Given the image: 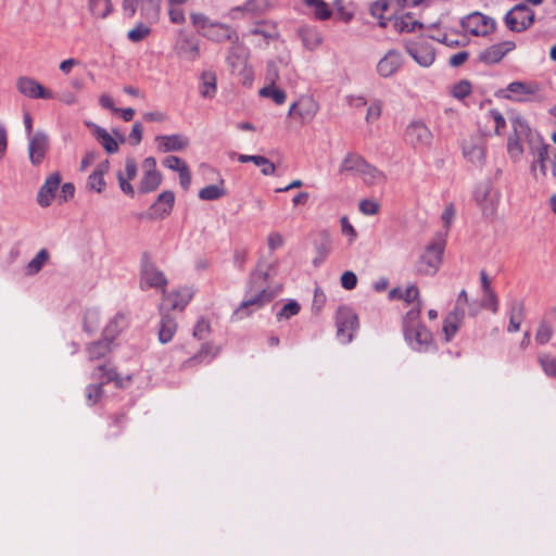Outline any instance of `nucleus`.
I'll return each instance as SVG.
<instances>
[{"instance_id": "nucleus-34", "label": "nucleus", "mask_w": 556, "mask_h": 556, "mask_svg": "<svg viewBox=\"0 0 556 556\" xmlns=\"http://www.w3.org/2000/svg\"><path fill=\"white\" fill-rule=\"evenodd\" d=\"M177 331L176 320L167 313L161 314L159 328V341L163 344L168 343Z\"/></svg>"}, {"instance_id": "nucleus-50", "label": "nucleus", "mask_w": 556, "mask_h": 556, "mask_svg": "<svg viewBox=\"0 0 556 556\" xmlns=\"http://www.w3.org/2000/svg\"><path fill=\"white\" fill-rule=\"evenodd\" d=\"M251 35L262 36L266 40L275 39L278 37V31L274 25H266L263 23L257 24L250 30Z\"/></svg>"}, {"instance_id": "nucleus-28", "label": "nucleus", "mask_w": 556, "mask_h": 556, "mask_svg": "<svg viewBox=\"0 0 556 556\" xmlns=\"http://www.w3.org/2000/svg\"><path fill=\"white\" fill-rule=\"evenodd\" d=\"M204 36L214 41L238 40L236 31L228 25L212 23L208 29L203 33Z\"/></svg>"}, {"instance_id": "nucleus-27", "label": "nucleus", "mask_w": 556, "mask_h": 556, "mask_svg": "<svg viewBox=\"0 0 556 556\" xmlns=\"http://www.w3.org/2000/svg\"><path fill=\"white\" fill-rule=\"evenodd\" d=\"M127 314L118 312L106 323L103 329V337L108 340L114 341L119 336V333L127 328Z\"/></svg>"}, {"instance_id": "nucleus-17", "label": "nucleus", "mask_w": 556, "mask_h": 556, "mask_svg": "<svg viewBox=\"0 0 556 556\" xmlns=\"http://www.w3.org/2000/svg\"><path fill=\"white\" fill-rule=\"evenodd\" d=\"M539 91L540 88L536 84L514 81L507 86L505 98L513 101L525 102L531 100Z\"/></svg>"}, {"instance_id": "nucleus-64", "label": "nucleus", "mask_w": 556, "mask_h": 556, "mask_svg": "<svg viewBox=\"0 0 556 556\" xmlns=\"http://www.w3.org/2000/svg\"><path fill=\"white\" fill-rule=\"evenodd\" d=\"M191 22L193 26L198 30H202L203 33L208 29V25L211 24L208 18L204 14L193 13L191 14Z\"/></svg>"}, {"instance_id": "nucleus-53", "label": "nucleus", "mask_w": 556, "mask_h": 556, "mask_svg": "<svg viewBox=\"0 0 556 556\" xmlns=\"http://www.w3.org/2000/svg\"><path fill=\"white\" fill-rule=\"evenodd\" d=\"M539 363L543 371L549 377H556V358L549 354L539 356Z\"/></svg>"}, {"instance_id": "nucleus-38", "label": "nucleus", "mask_w": 556, "mask_h": 556, "mask_svg": "<svg viewBox=\"0 0 556 556\" xmlns=\"http://www.w3.org/2000/svg\"><path fill=\"white\" fill-rule=\"evenodd\" d=\"M112 342L103 337L102 340L94 341L87 345L86 351L90 361L99 359L105 356L112 350Z\"/></svg>"}, {"instance_id": "nucleus-2", "label": "nucleus", "mask_w": 556, "mask_h": 556, "mask_svg": "<svg viewBox=\"0 0 556 556\" xmlns=\"http://www.w3.org/2000/svg\"><path fill=\"white\" fill-rule=\"evenodd\" d=\"M548 146L541 143L531 149L533 160L530 165V173L536 181L547 177L556 178V152L549 155Z\"/></svg>"}, {"instance_id": "nucleus-18", "label": "nucleus", "mask_w": 556, "mask_h": 556, "mask_svg": "<svg viewBox=\"0 0 556 556\" xmlns=\"http://www.w3.org/2000/svg\"><path fill=\"white\" fill-rule=\"evenodd\" d=\"M192 298L189 289H180L163 296L160 304V313H167L170 309L182 311Z\"/></svg>"}, {"instance_id": "nucleus-22", "label": "nucleus", "mask_w": 556, "mask_h": 556, "mask_svg": "<svg viewBox=\"0 0 556 556\" xmlns=\"http://www.w3.org/2000/svg\"><path fill=\"white\" fill-rule=\"evenodd\" d=\"M61 182V175L59 173L50 174L45 184L40 187L37 201L40 206H49L54 198L55 191L58 190Z\"/></svg>"}, {"instance_id": "nucleus-9", "label": "nucleus", "mask_w": 556, "mask_h": 556, "mask_svg": "<svg viewBox=\"0 0 556 556\" xmlns=\"http://www.w3.org/2000/svg\"><path fill=\"white\" fill-rule=\"evenodd\" d=\"M534 12L526 4H517L505 15V24L511 31H523L534 22Z\"/></svg>"}, {"instance_id": "nucleus-45", "label": "nucleus", "mask_w": 556, "mask_h": 556, "mask_svg": "<svg viewBox=\"0 0 556 556\" xmlns=\"http://www.w3.org/2000/svg\"><path fill=\"white\" fill-rule=\"evenodd\" d=\"M91 13L96 17L105 18L112 11L111 0H89Z\"/></svg>"}, {"instance_id": "nucleus-31", "label": "nucleus", "mask_w": 556, "mask_h": 556, "mask_svg": "<svg viewBox=\"0 0 556 556\" xmlns=\"http://www.w3.org/2000/svg\"><path fill=\"white\" fill-rule=\"evenodd\" d=\"M110 168L109 160L101 162L97 168L89 175L87 186L90 190L98 193L102 192L105 188L104 174Z\"/></svg>"}, {"instance_id": "nucleus-29", "label": "nucleus", "mask_w": 556, "mask_h": 556, "mask_svg": "<svg viewBox=\"0 0 556 556\" xmlns=\"http://www.w3.org/2000/svg\"><path fill=\"white\" fill-rule=\"evenodd\" d=\"M175 195L172 191H164L159 194L156 201L152 204L151 211L156 218L166 217L173 210Z\"/></svg>"}, {"instance_id": "nucleus-60", "label": "nucleus", "mask_w": 556, "mask_h": 556, "mask_svg": "<svg viewBox=\"0 0 556 556\" xmlns=\"http://www.w3.org/2000/svg\"><path fill=\"white\" fill-rule=\"evenodd\" d=\"M163 165L177 173H180L182 167L188 166L182 159L175 155H169L165 157L163 161Z\"/></svg>"}, {"instance_id": "nucleus-36", "label": "nucleus", "mask_w": 556, "mask_h": 556, "mask_svg": "<svg viewBox=\"0 0 556 556\" xmlns=\"http://www.w3.org/2000/svg\"><path fill=\"white\" fill-rule=\"evenodd\" d=\"M217 91V77L212 71H205L201 75L200 94L205 99H212Z\"/></svg>"}, {"instance_id": "nucleus-1", "label": "nucleus", "mask_w": 556, "mask_h": 556, "mask_svg": "<svg viewBox=\"0 0 556 556\" xmlns=\"http://www.w3.org/2000/svg\"><path fill=\"white\" fill-rule=\"evenodd\" d=\"M421 304L410 308L403 319L404 338L408 345L419 352L428 351L433 343L432 333L420 323Z\"/></svg>"}, {"instance_id": "nucleus-55", "label": "nucleus", "mask_w": 556, "mask_h": 556, "mask_svg": "<svg viewBox=\"0 0 556 556\" xmlns=\"http://www.w3.org/2000/svg\"><path fill=\"white\" fill-rule=\"evenodd\" d=\"M340 225L342 235L348 237V244L352 245L357 238V232L354 226L350 223L346 216H342L340 218Z\"/></svg>"}, {"instance_id": "nucleus-30", "label": "nucleus", "mask_w": 556, "mask_h": 556, "mask_svg": "<svg viewBox=\"0 0 556 556\" xmlns=\"http://www.w3.org/2000/svg\"><path fill=\"white\" fill-rule=\"evenodd\" d=\"M219 353V348L211 343L203 344L202 348L190 358L186 359L181 367L189 368L206 361H212Z\"/></svg>"}, {"instance_id": "nucleus-48", "label": "nucleus", "mask_w": 556, "mask_h": 556, "mask_svg": "<svg viewBox=\"0 0 556 556\" xmlns=\"http://www.w3.org/2000/svg\"><path fill=\"white\" fill-rule=\"evenodd\" d=\"M227 63L231 67L232 72H238L247 64V58L239 49L233 48L230 50L227 56Z\"/></svg>"}, {"instance_id": "nucleus-35", "label": "nucleus", "mask_w": 556, "mask_h": 556, "mask_svg": "<svg viewBox=\"0 0 556 556\" xmlns=\"http://www.w3.org/2000/svg\"><path fill=\"white\" fill-rule=\"evenodd\" d=\"M358 177L368 186L381 185L387 180L386 174L368 162Z\"/></svg>"}, {"instance_id": "nucleus-19", "label": "nucleus", "mask_w": 556, "mask_h": 556, "mask_svg": "<svg viewBox=\"0 0 556 556\" xmlns=\"http://www.w3.org/2000/svg\"><path fill=\"white\" fill-rule=\"evenodd\" d=\"M516 48L514 41H503L492 45L479 53V60L485 64H496L505 55L511 52Z\"/></svg>"}, {"instance_id": "nucleus-3", "label": "nucleus", "mask_w": 556, "mask_h": 556, "mask_svg": "<svg viewBox=\"0 0 556 556\" xmlns=\"http://www.w3.org/2000/svg\"><path fill=\"white\" fill-rule=\"evenodd\" d=\"M92 378L94 380H99V383L89 384L86 388V399L88 405H94L98 403L103 395V384L114 381L116 387L124 388L126 386L125 382L130 381V377L126 379L119 378L114 369H109L104 365L97 367L92 374Z\"/></svg>"}, {"instance_id": "nucleus-7", "label": "nucleus", "mask_w": 556, "mask_h": 556, "mask_svg": "<svg viewBox=\"0 0 556 556\" xmlns=\"http://www.w3.org/2000/svg\"><path fill=\"white\" fill-rule=\"evenodd\" d=\"M462 27L473 36H488L495 30V21L480 12L468 14L462 20Z\"/></svg>"}, {"instance_id": "nucleus-44", "label": "nucleus", "mask_w": 556, "mask_h": 556, "mask_svg": "<svg viewBox=\"0 0 556 556\" xmlns=\"http://www.w3.org/2000/svg\"><path fill=\"white\" fill-rule=\"evenodd\" d=\"M101 321V314L97 308H90L86 312L84 318V329L89 333L98 330Z\"/></svg>"}, {"instance_id": "nucleus-21", "label": "nucleus", "mask_w": 556, "mask_h": 556, "mask_svg": "<svg viewBox=\"0 0 556 556\" xmlns=\"http://www.w3.org/2000/svg\"><path fill=\"white\" fill-rule=\"evenodd\" d=\"M464 156L475 166L481 167L485 163V144L482 139H470L464 143Z\"/></svg>"}, {"instance_id": "nucleus-32", "label": "nucleus", "mask_w": 556, "mask_h": 556, "mask_svg": "<svg viewBox=\"0 0 556 556\" xmlns=\"http://www.w3.org/2000/svg\"><path fill=\"white\" fill-rule=\"evenodd\" d=\"M298 35L303 46L311 51L316 50L323 42L321 34L314 27L301 26L298 29Z\"/></svg>"}, {"instance_id": "nucleus-61", "label": "nucleus", "mask_w": 556, "mask_h": 556, "mask_svg": "<svg viewBox=\"0 0 556 556\" xmlns=\"http://www.w3.org/2000/svg\"><path fill=\"white\" fill-rule=\"evenodd\" d=\"M382 103L379 100L374 101L367 109L366 121L372 123L381 115Z\"/></svg>"}, {"instance_id": "nucleus-13", "label": "nucleus", "mask_w": 556, "mask_h": 556, "mask_svg": "<svg viewBox=\"0 0 556 556\" xmlns=\"http://www.w3.org/2000/svg\"><path fill=\"white\" fill-rule=\"evenodd\" d=\"M28 139V156L33 165H40L49 150V137L42 130L35 131Z\"/></svg>"}, {"instance_id": "nucleus-24", "label": "nucleus", "mask_w": 556, "mask_h": 556, "mask_svg": "<svg viewBox=\"0 0 556 556\" xmlns=\"http://www.w3.org/2000/svg\"><path fill=\"white\" fill-rule=\"evenodd\" d=\"M408 54L424 67L430 66L435 58L434 50L426 42L413 43L407 48Z\"/></svg>"}, {"instance_id": "nucleus-37", "label": "nucleus", "mask_w": 556, "mask_h": 556, "mask_svg": "<svg viewBox=\"0 0 556 556\" xmlns=\"http://www.w3.org/2000/svg\"><path fill=\"white\" fill-rule=\"evenodd\" d=\"M555 333V328L552 320L546 317L541 318L534 334V340L539 345L547 344Z\"/></svg>"}, {"instance_id": "nucleus-62", "label": "nucleus", "mask_w": 556, "mask_h": 556, "mask_svg": "<svg viewBox=\"0 0 556 556\" xmlns=\"http://www.w3.org/2000/svg\"><path fill=\"white\" fill-rule=\"evenodd\" d=\"M471 92V85L462 80L453 87V96L457 99H464Z\"/></svg>"}, {"instance_id": "nucleus-63", "label": "nucleus", "mask_w": 556, "mask_h": 556, "mask_svg": "<svg viewBox=\"0 0 556 556\" xmlns=\"http://www.w3.org/2000/svg\"><path fill=\"white\" fill-rule=\"evenodd\" d=\"M357 285V276L351 270H346L341 276V286L345 290H353Z\"/></svg>"}, {"instance_id": "nucleus-33", "label": "nucleus", "mask_w": 556, "mask_h": 556, "mask_svg": "<svg viewBox=\"0 0 556 556\" xmlns=\"http://www.w3.org/2000/svg\"><path fill=\"white\" fill-rule=\"evenodd\" d=\"M367 161L357 153H349L340 164L341 173H351L359 176Z\"/></svg>"}, {"instance_id": "nucleus-8", "label": "nucleus", "mask_w": 556, "mask_h": 556, "mask_svg": "<svg viewBox=\"0 0 556 556\" xmlns=\"http://www.w3.org/2000/svg\"><path fill=\"white\" fill-rule=\"evenodd\" d=\"M167 282V278L160 268L151 262H143L140 271V288L142 290L154 289L164 293Z\"/></svg>"}, {"instance_id": "nucleus-11", "label": "nucleus", "mask_w": 556, "mask_h": 556, "mask_svg": "<svg viewBox=\"0 0 556 556\" xmlns=\"http://www.w3.org/2000/svg\"><path fill=\"white\" fill-rule=\"evenodd\" d=\"M475 199L484 215H493L498 206L501 192L490 184H482L476 189Z\"/></svg>"}, {"instance_id": "nucleus-16", "label": "nucleus", "mask_w": 556, "mask_h": 556, "mask_svg": "<svg viewBox=\"0 0 556 556\" xmlns=\"http://www.w3.org/2000/svg\"><path fill=\"white\" fill-rule=\"evenodd\" d=\"M403 65V55L400 51L389 50L377 63L376 72L382 78L394 75Z\"/></svg>"}, {"instance_id": "nucleus-14", "label": "nucleus", "mask_w": 556, "mask_h": 556, "mask_svg": "<svg viewBox=\"0 0 556 556\" xmlns=\"http://www.w3.org/2000/svg\"><path fill=\"white\" fill-rule=\"evenodd\" d=\"M143 175L140 180L139 191L149 193L159 188L162 182V174L156 169V160L147 157L142 163Z\"/></svg>"}, {"instance_id": "nucleus-57", "label": "nucleus", "mask_w": 556, "mask_h": 556, "mask_svg": "<svg viewBox=\"0 0 556 556\" xmlns=\"http://www.w3.org/2000/svg\"><path fill=\"white\" fill-rule=\"evenodd\" d=\"M253 163L256 166L261 167V172L265 176L274 175L276 172V166L273 162H270L267 157L262 155H255Z\"/></svg>"}, {"instance_id": "nucleus-10", "label": "nucleus", "mask_w": 556, "mask_h": 556, "mask_svg": "<svg viewBox=\"0 0 556 556\" xmlns=\"http://www.w3.org/2000/svg\"><path fill=\"white\" fill-rule=\"evenodd\" d=\"M338 337L343 343L352 341L355 331L358 329V317L349 307H340L336 317Z\"/></svg>"}, {"instance_id": "nucleus-47", "label": "nucleus", "mask_w": 556, "mask_h": 556, "mask_svg": "<svg viewBox=\"0 0 556 556\" xmlns=\"http://www.w3.org/2000/svg\"><path fill=\"white\" fill-rule=\"evenodd\" d=\"M260 96L270 98L277 104H282L286 101V92L277 88L275 85H268L260 90Z\"/></svg>"}, {"instance_id": "nucleus-4", "label": "nucleus", "mask_w": 556, "mask_h": 556, "mask_svg": "<svg viewBox=\"0 0 556 556\" xmlns=\"http://www.w3.org/2000/svg\"><path fill=\"white\" fill-rule=\"evenodd\" d=\"M513 135L509 136L507 141V152L514 162H518L523 155V147L521 139H529L532 135L528 122L521 115H515L510 118Z\"/></svg>"}, {"instance_id": "nucleus-46", "label": "nucleus", "mask_w": 556, "mask_h": 556, "mask_svg": "<svg viewBox=\"0 0 556 556\" xmlns=\"http://www.w3.org/2000/svg\"><path fill=\"white\" fill-rule=\"evenodd\" d=\"M178 53L187 58L188 60H195L200 54L199 45L189 39H185L178 46Z\"/></svg>"}, {"instance_id": "nucleus-26", "label": "nucleus", "mask_w": 556, "mask_h": 556, "mask_svg": "<svg viewBox=\"0 0 556 556\" xmlns=\"http://www.w3.org/2000/svg\"><path fill=\"white\" fill-rule=\"evenodd\" d=\"M465 318L464 309H453L447 314L443 323V336L446 342H450L457 333Z\"/></svg>"}, {"instance_id": "nucleus-42", "label": "nucleus", "mask_w": 556, "mask_h": 556, "mask_svg": "<svg viewBox=\"0 0 556 556\" xmlns=\"http://www.w3.org/2000/svg\"><path fill=\"white\" fill-rule=\"evenodd\" d=\"M303 2L314 10V15L320 21L328 20L332 11L324 0H303Z\"/></svg>"}, {"instance_id": "nucleus-12", "label": "nucleus", "mask_w": 556, "mask_h": 556, "mask_svg": "<svg viewBox=\"0 0 556 556\" xmlns=\"http://www.w3.org/2000/svg\"><path fill=\"white\" fill-rule=\"evenodd\" d=\"M16 89L21 94L30 99L50 100L55 98L51 90L45 88L35 78L28 76H21L17 78Z\"/></svg>"}, {"instance_id": "nucleus-51", "label": "nucleus", "mask_w": 556, "mask_h": 556, "mask_svg": "<svg viewBox=\"0 0 556 556\" xmlns=\"http://www.w3.org/2000/svg\"><path fill=\"white\" fill-rule=\"evenodd\" d=\"M388 2L386 0H378L374 2L370 7V13L374 17L379 20V25L381 27L387 26V18L384 17V12L388 10Z\"/></svg>"}, {"instance_id": "nucleus-52", "label": "nucleus", "mask_w": 556, "mask_h": 556, "mask_svg": "<svg viewBox=\"0 0 556 556\" xmlns=\"http://www.w3.org/2000/svg\"><path fill=\"white\" fill-rule=\"evenodd\" d=\"M484 118L488 122H492L494 125V131L496 135H501L503 129L506 126V121L504 116L496 110H491L485 114Z\"/></svg>"}, {"instance_id": "nucleus-49", "label": "nucleus", "mask_w": 556, "mask_h": 556, "mask_svg": "<svg viewBox=\"0 0 556 556\" xmlns=\"http://www.w3.org/2000/svg\"><path fill=\"white\" fill-rule=\"evenodd\" d=\"M49 258V253L42 249L40 250L36 256L28 263L27 271L30 275L37 274L43 265L47 263Z\"/></svg>"}, {"instance_id": "nucleus-20", "label": "nucleus", "mask_w": 556, "mask_h": 556, "mask_svg": "<svg viewBox=\"0 0 556 556\" xmlns=\"http://www.w3.org/2000/svg\"><path fill=\"white\" fill-rule=\"evenodd\" d=\"M155 141L163 153L184 151L190 146L189 138L179 134L157 136Z\"/></svg>"}, {"instance_id": "nucleus-23", "label": "nucleus", "mask_w": 556, "mask_h": 556, "mask_svg": "<svg viewBox=\"0 0 556 556\" xmlns=\"http://www.w3.org/2000/svg\"><path fill=\"white\" fill-rule=\"evenodd\" d=\"M317 111L318 104L312 98L305 97L291 105L289 115L298 116L305 123L312 121Z\"/></svg>"}, {"instance_id": "nucleus-15", "label": "nucleus", "mask_w": 556, "mask_h": 556, "mask_svg": "<svg viewBox=\"0 0 556 556\" xmlns=\"http://www.w3.org/2000/svg\"><path fill=\"white\" fill-rule=\"evenodd\" d=\"M276 293L267 288H263L257 294L251 295L243 301L235 311L233 315L238 319H242L250 315L248 308L258 309L275 298Z\"/></svg>"}, {"instance_id": "nucleus-6", "label": "nucleus", "mask_w": 556, "mask_h": 556, "mask_svg": "<svg viewBox=\"0 0 556 556\" xmlns=\"http://www.w3.org/2000/svg\"><path fill=\"white\" fill-rule=\"evenodd\" d=\"M444 247L442 243H432L427 247L416 263V270L420 275L433 276L442 263Z\"/></svg>"}, {"instance_id": "nucleus-59", "label": "nucleus", "mask_w": 556, "mask_h": 556, "mask_svg": "<svg viewBox=\"0 0 556 556\" xmlns=\"http://www.w3.org/2000/svg\"><path fill=\"white\" fill-rule=\"evenodd\" d=\"M300 304L295 301H290L282 306L280 312L277 314V318H290L300 312Z\"/></svg>"}, {"instance_id": "nucleus-54", "label": "nucleus", "mask_w": 556, "mask_h": 556, "mask_svg": "<svg viewBox=\"0 0 556 556\" xmlns=\"http://www.w3.org/2000/svg\"><path fill=\"white\" fill-rule=\"evenodd\" d=\"M151 29L149 26L143 23L137 24L132 29H130L127 34V37L132 42H139L143 40L149 34Z\"/></svg>"}, {"instance_id": "nucleus-41", "label": "nucleus", "mask_w": 556, "mask_h": 556, "mask_svg": "<svg viewBox=\"0 0 556 556\" xmlns=\"http://www.w3.org/2000/svg\"><path fill=\"white\" fill-rule=\"evenodd\" d=\"M226 194V190L224 188V182L222 181L219 185H208L202 188L199 192V198L204 201H213L220 199Z\"/></svg>"}, {"instance_id": "nucleus-25", "label": "nucleus", "mask_w": 556, "mask_h": 556, "mask_svg": "<svg viewBox=\"0 0 556 556\" xmlns=\"http://www.w3.org/2000/svg\"><path fill=\"white\" fill-rule=\"evenodd\" d=\"M137 170L135 159L127 157L125 161V172H118L116 175L121 190L130 197L135 194L130 181L137 176Z\"/></svg>"}, {"instance_id": "nucleus-5", "label": "nucleus", "mask_w": 556, "mask_h": 556, "mask_svg": "<svg viewBox=\"0 0 556 556\" xmlns=\"http://www.w3.org/2000/svg\"><path fill=\"white\" fill-rule=\"evenodd\" d=\"M404 141L414 149L429 148L433 141V134L422 121L415 119L406 126Z\"/></svg>"}, {"instance_id": "nucleus-43", "label": "nucleus", "mask_w": 556, "mask_h": 556, "mask_svg": "<svg viewBox=\"0 0 556 556\" xmlns=\"http://www.w3.org/2000/svg\"><path fill=\"white\" fill-rule=\"evenodd\" d=\"M395 27L399 31H414L416 28L421 27V23H419L413 15L409 13L401 15L395 20Z\"/></svg>"}, {"instance_id": "nucleus-58", "label": "nucleus", "mask_w": 556, "mask_h": 556, "mask_svg": "<svg viewBox=\"0 0 556 556\" xmlns=\"http://www.w3.org/2000/svg\"><path fill=\"white\" fill-rule=\"evenodd\" d=\"M484 308L491 311L493 314H496L498 311V300L495 292L489 291L483 293L482 304Z\"/></svg>"}, {"instance_id": "nucleus-56", "label": "nucleus", "mask_w": 556, "mask_h": 556, "mask_svg": "<svg viewBox=\"0 0 556 556\" xmlns=\"http://www.w3.org/2000/svg\"><path fill=\"white\" fill-rule=\"evenodd\" d=\"M380 211V204L372 199H364L359 202V212L367 216L377 215Z\"/></svg>"}, {"instance_id": "nucleus-39", "label": "nucleus", "mask_w": 556, "mask_h": 556, "mask_svg": "<svg viewBox=\"0 0 556 556\" xmlns=\"http://www.w3.org/2000/svg\"><path fill=\"white\" fill-rule=\"evenodd\" d=\"M523 321V305L521 302L515 301L511 304L509 311V324L507 327V332L514 333L520 330L521 324Z\"/></svg>"}, {"instance_id": "nucleus-40", "label": "nucleus", "mask_w": 556, "mask_h": 556, "mask_svg": "<svg viewBox=\"0 0 556 556\" xmlns=\"http://www.w3.org/2000/svg\"><path fill=\"white\" fill-rule=\"evenodd\" d=\"M93 134L108 153L112 154L118 151L117 141L104 128L96 126Z\"/></svg>"}]
</instances>
